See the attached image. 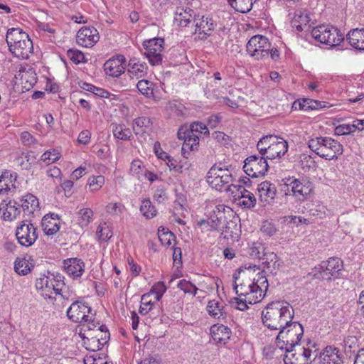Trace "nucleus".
<instances>
[{
  "label": "nucleus",
  "instance_id": "f257e3e1",
  "mask_svg": "<svg viewBox=\"0 0 364 364\" xmlns=\"http://www.w3.org/2000/svg\"><path fill=\"white\" fill-rule=\"evenodd\" d=\"M235 279L234 289L237 297L232 299L236 309L245 311L248 309V304L260 302L265 296L269 288V283L263 272L259 273L253 279L242 274V277L233 276Z\"/></svg>",
  "mask_w": 364,
  "mask_h": 364
},
{
  "label": "nucleus",
  "instance_id": "f03ea898",
  "mask_svg": "<svg viewBox=\"0 0 364 364\" xmlns=\"http://www.w3.org/2000/svg\"><path fill=\"white\" fill-rule=\"evenodd\" d=\"M292 307L284 301H274L269 304L262 312L263 324L269 331H278L291 321Z\"/></svg>",
  "mask_w": 364,
  "mask_h": 364
},
{
  "label": "nucleus",
  "instance_id": "7ed1b4c3",
  "mask_svg": "<svg viewBox=\"0 0 364 364\" xmlns=\"http://www.w3.org/2000/svg\"><path fill=\"white\" fill-rule=\"evenodd\" d=\"M309 149L326 160L337 159L343 153V146L338 141L328 136H320L309 141Z\"/></svg>",
  "mask_w": 364,
  "mask_h": 364
},
{
  "label": "nucleus",
  "instance_id": "20e7f679",
  "mask_svg": "<svg viewBox=\"0 0 364 364\" xmlns=\"http://www.w3.org/2000/svg\"><path fill=\"white\" fill-rule=\"evenodd\" d=\"M276 337V343L281 350L292 351L304 335L303 326L297 322H289L279 330Z\"/></svg>",
  "mask_w": 364,
  "mask_h": 364
},
{
  "label": "nucleus",
  "instance_id": "39448f33",
  "mask_svg": "<svg viewBox=\"0 0 364 364\" xmlns=\"http://www.w3.org/2000/svg\"><path fill=\"white\" fill-rule=\"evenodd\" d=\"M232 168H226L225 166H213L208 171L207 174V182L213 188L217 191H229L228 187L233 189L232 183Z\"/></svg>",
  "mask_w": 364,
  "mask_h": 364
},
{
  "label": "nucleus",
  "instance_id": "423d86ee",
  "mask_svg": "<svg viewBox=\"0 0 364 364\" xmlns=\"http://www.w3.org/2000/svg\"><path fill=\"white\" fill-rule=\"evenodd\" d=\"M66 314L68 318L75 323H86L87 325L95 321V314L92 312L89 304L82 298L73 301Z\"/></svg>",
  "mask_w": 364,
  "mask_h": 364
},
{
  "label": "nucleus",
  "instance_id": "0eeeda50",
  "mask_svg": "<svg viewBox=\"0 0 364 364\" xmlns=\"http://www.w3.org/2000/svg\"><path fill=\"white\" fill-rule=\"evenodd\" d=\"M311 36L318 42L331 47H336L343 41L344 36L336 27L330 25H320L314 28Z\"/></svg>",
  "mask_w": 364,
  "mask_h": 364
},
{
  "label": "nucleus",
  "instance_id": "6e6552de",
  "mask_svg": "<svg viewBox=\"0 0 364 364\" xmlns=\"http://www.w3.org/2000/svg\"><path fill=\"white\" fill-rule=\"evenodd\" d=\"M284 186L287 189L283 191L286 196H293L299 200L304 201L312 193L314 185L312 182L306 178H286Z\"/></svg>",
  "mask_w": 364,
  "mask_h": 364
},
{
  "label": "nucleus",
  "instance_id": "1a4fd4ad",
  "mask_svg": "<svg viewBox=\"0 0 364 364\" xmlns=\"http://www.w3.org/2000/svg\"><path fill=\"white\" fill-rule=\"evenodd\" d=\"M271 43L261 35L252 36L247 43V52L257 60L268 58Z\"/></svg>",
  "mask_w": 364,
  "mask_h": 364
},
{
  "label": "nucleus",
  "instance_id": "9d476101",
  "mask_svg": "<svg viewBox=\"0 0 364 364\" xmlns=\"http://www.w3.org/2000/svg\"><path fill=\"white\" fill-rule=\"evenodd\" d=\"M264 156L252 155L245 160L243 170L252 178L264 176L268 171L269 165Z\"/></svg>",
  "mask_w": 364,
  "mask_h": 364
},
{
  "label": "nucleus",
  "instance_id": "9b49d317",
  "mask_svg": "<svg viewBox=\"0 0 364 364\" xmlns=\"http://www.w3.org/2000/svg\"><path fill=\"white\" fill-rule=\"evenodd\" d=\"M16 237L21 245L28 247L33 245L38 238L37 228L30 222H22L16 228Z\"/></svg>",
  "mask_w": 364,
  "mask_h": 364
},
{
  "label": "nucleus",
  "instance_id": "f8f14e48",
  "mask_svg": "<svg viewBox=\"0 0 364 364\" xmlns=\"http://www.w3.org/2000/svg\"><path fill=\"white\" fill-rule=\"evenodd\" d=\"M164 39L152 38L144 42L146 50L145 55L152 65H158L162 63V51L164 50Z\"/></svg>",
  "mask_w": 364,
  "mask_h": 364
},
{
  "label": "nucleus",
  "instance_id": "ddd939ff",
  "mask_svg": "<svg viewBox=\"0 0 364 364\" xmlns=\"http://www.w3.org/2000/svg\"><path fill=\"white\" fill-rule=\"evenodd\" d=\"M343 267V264L341 259L331 257L327 261L321 262L315 269L322 274L323 278L331 279V277L338 278Z\"/></svg>",
  "mask_w": 364,
  "mask_h": 364
},
{
  "label": "nucleus",
  "instance_id": "4468645a",
  "mask_svg": "<svg viewBox=\"0 0 364 364\" xmlns=\"http://www.w3.org/2000/svg\"><path fill=\"white\" fill-rule=\"evenodd\" d=\"M228 188L239 205L245 208L255 207L257 201L255 196L252 193L246 190L242 185L237 184L233 186V189L231 187Z\"/></svg>",
  "mask_w": 364,
  "mask_h": 364
},
{
  "label": "nucleus",
  "instance_id": "2eb2a0df",
  "mask_svg": "<svg viewBox=\"0 0 364 364\" xmlns=\"http://www.w3.org/2000/svg\"><path fill=\"white\" fill-rule=\"evenodd\" d=\"M99 39V33L97 30L92 26L82 27L76 35L77 43L85 48L94 46Z\"/></svg>",
  "mask_w": 364,
  "mask_h": 364
},
{
  "label": "nucleus",
  "instance_id": "dca6fc26",
  "mask_svg": "<svg viewBox=\"0 0 364 364\" xmlns=\"http://www.w3.org/2000/svg\"><path fill=\"white\" fill-rule=\"evenodd\" d=\"M178 138L183 141V144L181 148V152L185 158H188L187 154L190 151H193L198 149L199 144V136L191 134L188 132V127H181L177 132Z\"/></svg>",
  "mask_w": 364,
  "mask_h": 364
},
{
  "label": "nucleus",
  "instance_id": "f3484780",
  "mask_svg": "<svg viewBox=\"0 0 364 364\" xmlns=\"http://www.w3.org/2000/svg\"><path fill=\"white\" fill-rule=\"evenodd\" d=\"M213 23L211 19L204 16L195 15L193 19L191 31L193 33H198L200 39H205L210 35V32L213 30Z\"/></svg>",
  "mask_w": 364,
  "mask_h": 364
},
{
  "label": "nucleus",
  "instance_id": "a211bd4d",
  "mask_svg": "<svg viewBox=\"0 0 364 364\" xmlns=\"http://www.w3.org/2000/svg\"><path fill=\"white\" fill-rule=\"evenodd\" d=\"M79 335L82 339L86 349L97 351L102 348V346H100L99 336L93 331V326L91 324H87L84 328H82Z\"/></svg>",
  "mask_w": 364,
  "mask_h": 364
},
{
  "label": "nucleus",
  "instance_id": "6ab92c4d",
  "mask_svg": "<svg viewBox=\"0 0 364 364\" xmlns=\"http://www.w3.org/2000/svg\"><path fill=\"white\" fill-rule=\"evenodd\" d=\"M196 12L188 6L177 7L175 11L174 23L181 27H191Z\"/></svg>",
  "mask_w": 364,
  "mask_h": 364
},
{
  "label": "nucleus",
  "instance_id": "aec40b11",
  "mask_svg": "<svg viewBox=\"0 0 364 364\" xmlns=\"http://www.w3.org/2000/svg\"><path fill=\"white\" fill-rule=\"evenodd\" d=\"M271 144L267 151L266 158L267 159H280L288 151V143L283 138L277 136V140L272 141Z\"/></svg>",
  "mask_w": 364,
  "mask_h": 364
},
{
  "label": "nucleus",
  "instance_id": "412c9836",
  "mask_svg": "<svg viewBox=\"0 0 364 364\" xmlns=\"http://www.w3.org/2000/svg\"><path fill=\"white\" fill-rule=\"evenodd\" d=\"M125 58L123 55H119L116 58H112L104 64V69L107 75L119 77L124 72V63Z\"/></svg>",
  "mask_w": 364,
  "mask_h": 364
},
{
  "label": "nucleus",
  "instance_id": "4be33fe9",
  "mask_svg": "<svg viewBox=\"0 0 364 364\" xmlns=\"http://www.w3.org/2000/svg\"><path fill=\"white\" fill-rule=\"evenodd\" d=\"M66 273L73 279L80 277L85 272V263L79 258H69L64 261Z\"/></svg>",
  "mask_w": 364,
  "mask_h": 364
},
{
  "label": "nucleus",
  "instance_id": "5701e85b",
  "mask_svg": "<svg viewBox=\"0 0 364 364\" xmlns=\"http://www.w3.org/2000/svg\"><path fill=\"white\" fill-rule=\"evenodd\" d=\"M9 48L12 54L20 59H28L33 49V43L29 36L25 40Z\"/></svg>",
  "mask_w": 364,
  "mask_h": 364
},
{
  "label": "nucleus",
  "instance_id": "b1692460",
  "mask_svg": "<svg viewBox=\"0 0 364 364\" xmlns=\"http://www.w3.org/2000/svg\"><path fill=\"white\" fill-rule=\"evenodd\" d=\"M36 287L41 291V294L45 299H53L52 294L55 293L53 282L49 276L43 275L38 278L36 282Z\"/></svg>",
  "mask_w": 364,
  "mask_h": 364
},
{
  "label": "nucleus",
  "instance_id": "393cba45",
  "mask_svg": "<svg viewBox=\"0 0 364 364\" xmlns=\"http://www.w3.org/2000/svg\"><path fill=\"white\" fill-rule=\"evenodd\" d=\"M257 191L262 201L270 203L274 199L277 194V188L274 183L265 181L258 185Z\"/></svg>",
  "mask_w": 364,
  "mask_h": 364
},
{
  "label": "nucleus",
  "instance_id": "a878e982",
  "mask_svg": "<svg viewBox=\"0 0 364 364\" xmlns=\"http://www.w3.org/2000/svg\"><path fill=\"white\" fill-rule=\"evenodd\" d=\"M339 353L337 348L327 346L320 355L319 362L322 364H341L342 358Z\"/></svg>",
  "mask_w": 364,
  "mask_h": 364
},
{
  "label": "nucleus",
  "instance_id": "bb28decb",
  "mask_svg": "<svg viewBox=\"0 0 364 364\" xmlns=\"http://www.w3.org/2000/svg\"><path fill=\"white\" fill-rule=\"evenodd\" d=\"M58 215L54 213L45 215L41 221L43 230L46 235H53L55 234L60 228Z\"/></svg>",
  "mask_w": 364,
  "mask_h": 364
},
{
  "label": "nucleus",
  "instance_id": "cd10ccee",
  "mask_svg": "<svg viewBox=\"0 0 364 364\" xmlns=\"http://www.w3.org/2000/svg\"><path fill=\"white\" fill-rule=\"evenodd\" d=\"M127 71L132 78L139 79L147 74V66L145 63H141L137 59L132 58L129 61Z\"/></svg>",
  "mask_w": 364,
  "mask_h": 364
},
{
  "label": "nucleus",
  "instance_id": "c85d7f7f",
  "mask_svg": "<svg viewBox=\"0 0 364 364\" xmlns=\"http://www.w3.org/2000/svg\"><path fill=\"white\" fill-rule=\"evenodd\" d=\"M310 21V17L308 11L306 9H297L294 13V16L291 18V24L293 28H295L298 31H301L308 26Z\"/></svg>",
  "mask_w": 364,
  "mask_h": 364
},
{
  "label": "nucleus",
  "instance_id": "c756f323",
  "mask_svg": "<svg viewBox=\"0 0 364 364\" xmlns=\"http://www.w3.org/2000/svg\"><path fill=\"white\" fill-rule=\"evenodd\" d=\"M346 39L354 48L364 50V28L350 30L346 35Z\"/></svg>",
  "mask_w": 364,
  "mask_h": 364
},
{
  "label": "nucleus",
  "instance_id": "7c9ffc66",
  "mask_svg": "<svg viewBox=\"0 0 364 364\" xmlns=\"http://www.w3.org/2000/svg\"><path fill=\"white\" fill-rule=\"evenodd\" d=\"M210 333L212 338L215 343L225 344L230 337L231 330L224 325H213L210 328Z\"/></svg>",
  "mask_w": 364,
  "mask_h": 364
},
{
  "label": "nucleus",
  "instance_id": "2f4dec72",
  "mask_svg": "<svg viewBox=\"0 0 364 364\" xmlns=\"http://www.w3.org/2000/svg\"><path fill=\"white\" fill-rule=\"evenodd\" d=\"M325 103V102L306 98L295 101L293 104V108L304 111L315 110L326 107Z\"/></svg>",
  "mask_w": 364,
  "mask_h": 364
},
{
  "label": "nucleus",
  "instance_id": "473e14b6",
  "mask_svg": "<svg viewBox=\"0 0 364 364\" xmlns=\"http://www.w3.org/2000/svg\"><path fill=\"white\" fill-rule=\"evenodd\" d=\"M216 208L217 211L213 210V214L207 221L202 220L200 223V226H203V228L210 227V229H207V230H218L223 224L225 214L218 208Z\"/></svg>",
  "mask_w": 364,
  "mask_h": 364
},
{
  "label": "nucleus",
  "instance_id": "72a5a7b5",
  "mask_svg": "<svg viewBox=\"0 0 364 364\" xmlns=\"http://www.w3.org/2000/svg\"><path fill=\"white\" fill-rule=\"evenodd\" d=\"M0 213H2L4 220L11 221L19 215L21 209L16 206V203L11 201L9 203H1L0 204Z\"/></svg>",
  "mask_w": 364,
  "mask_h": 364
},
{
  "label": "nucleus",
  "instance_id": "f704fd0d",
  "mask_svg": "<svg viewBox=\"0 0 364 364\" xmlns=\"http://www.w3.org/2000/svg\"><path fill=\"white\" fill-rule=\"evenodd\" d=\"M15 181L16 178L13 180V175L8 171L0 174V194L14 192L16 189Z\"/></svg>",
  "mask_w": 364,
  "mask_h": 364
},
{
  "label": "nucleus",
  "instance_id": "c9c22d12",
  "mask_svg": "<svg viewBox=\"0 0 364 364\" xmlns=\"http://www.w3.org/2000/svg\"><path fill=\"white\" fill-rule=\"evenodd\" d=\"M28 37V35L23 31L20 28H9L6 33V43L8 46H14L18 42L25 40Z\"/></svg>",
  "mask_w": 364,
  "mask_h": 364
},
{
  "label": "nucleus",
  "instance_id": "e433bc0d",
  "mask_svg": "<svg viewBox=\"0 0 364 364\" xmlns=\"http://www.w3.org/2000/svg\"><path fill=\"white\" fill-rule=\"evenodd\" d=\"M21 208L28 214L33 213L39 208L38 198L31 193L23 196L21 199Z\"/></svg>",
  "mask_w": 364,
  "mask_h": 364
},
{
  "label": "nucleus",
  "instance_id": "4c0bfd02",
  "mask_svg": "<svg viewBox=\"0 0 364 364\" xmlns=\"http://www.w3.org/2000/svg\"><path fill=\"white\" fill-rule=\"evenodd\" d=\"M207 311L208 314L214 318L220 319L225 317L224 306L218 301H210L207 305Z\"/></svg>",
  "mask_w": 364,
  "mask_h": 364
},
{
  "label": "nucleus",
  "instance_id": "58836bf2",
  "mask_svg": "<svg viewBox=\"0 0 364 364\" xmlns=\"http://www.w3.org/2000/svg\"><path fill=\"white\" fill-rule=\"evenodd\" d=\"M262 259L265 267L271 272L279 269L282 264L277 255L272 252L266 253Z\"/></svg>",
  "mask_w": 364,
  "mask_h": 364
},
{
  "label": "nucleus",
  "instance_id": "ea45409f",
  "mask_svg": "<svg viewBox=\"0 0 364 364\" xmlns=\"http://www.w3.org/2000/svg\"><path fill=\"white\" fill-rule=\"evenodd\" d=\"M90 324L93 326V331L99 336L100 346L102 348L109 339V333L107 327L101 325L99 321H93Z\"/></svg>",
  "mask_w": 364,
  "mask_h": 364
},
{
  "label": "nucleus",
  "instance_id": "a19ab883",
  "mask_svg": "<svg viewBox=\"0 0 364 364\" xmlns=\"http://www.w3.org/2000/svg\"><path fill=\"white\" fill-rule=\"evenodd\" d=\"M235 11L240 13L249 12L253 6V0H228Z\"/></svg>",
  "mask_w": 364,
  "mask_h": 364
},
{
  "label": "nucleus",
  "instance_id": "79ce46f5",
  "mask_svg": "<svg viewBox=\"0 0 364 364\" xmlns=\"http://www.w3.org/2000/svg\"><path fill=\"white\" fill-rule=\"evenodd\" d=\"M151 125V119L149 117H141L135 119L133 122V130L136 134H143Z\"/></svg>",
  "mask_w": 364,
  "mask_h": 364
},
{
  "label": "nucleus",
  "instance_id": "37998d69",
  "mask_svg": "<svg viewBox=\"0 0 364 364\" xmlns=\"http://www.w3.org/2000/svg\"><path fill=\"white\" fill-rule=\"evenodd\" d=\"M140 212L146 219L153 218L157 213V210L149 198L142 200L140 206Z\"/></svg>",
  "mask_w": 364,
  "mask_h": 364
},
{
  "label": "nucleus",
  "instance_id": "c03bdc74",
  "mask_svg": "<svg viewBox=\"0 0 364 364\" xmlns=\"http://www.w3.org/2000/svg\"><path fill=\"white\" fill-rule=\"evenodd\" d=\"M33 265L28 259H17L15 262V271L21 275H26L28 274L31 269L33 268Z\"/></svg>",
  "mask_w": 364,
  "mask_h": 364
},
{
  "label": "nucleus",
  "instance_id": "a18cd8bd",
  "mask_svg": "<svg viewBox=\"0 0 364 364\" xmlns=\"http://www.w3.org/2000/svg\"><path fill=\"white\" fill-rule=\"evenodd\" d=\"M158 237L164 246H169L175 240V235L168 229L164 227L159 228Z\"/></svg>",
  "mask_w": 364,
  "mask_h": 364
},
{
  "label": "nucleus",
  "instance_id": "49530a36",
  "mask_svg": "<svg viewBox=\"0 0 364 364\" xmlns=\"http://www.w3.org/2000/svg\"><path fill=\"white\" fill-rule=\"evenodd\" d=\"M265 248L261 242H254L249 247V255L253 259H262L265 255Z\"/></svg>",
  "mask_w": 364,
  "mask_h": 364
},
{
  "label": "nucleus",
  "instance_id": "de8ad7c7",
  "mask_svg": "<svg viewBox=\"0 0 364 364\" xmlns=\"http://www.w3.org/2000/svg\"><path fill=\"white\" fill-rule=\"evenodd\" d=\"M277 140V136L275 135H268L263 136L260 140L258 141L257 144V149L259 152V154L262 156H266L269 146H271L272 141Z\"/></svg>",
  "mask_w": 364,
  "mask_h": 364
},
{
  "label": "nucleus",
  "instance_id": "09e8293b",
  "mask_svg": "<svg viewBox=\"0 0 364 364\" xmlns=\"http://www.w3.org/2000/svg\"><path fill=\"white\" fill-rule=\"evenodd\" d=\"M277 140V136L275 135H268L263 136L260 140L258 141L257 144V149L259 152V154L262 156H266L269 146H271L272 141Z\"/></svg>",
  "mask_w": 364,
  "mask_h": 364
},
{
  "label": "nucleus",
  "instance_id": "8fccbe9b",
  "mask_svg": "<svg viewBox=\"0 0 364 364\" xmlns=\"http://www.w3.org/2000/svg\"><path fill=\"white\" fill-rule=\"evenodd\" d=\"M188 132L191 134L198 135L199 138L202 135L208 136L209 134V130L206 125L200 122L192 123L189 127H188Z\"/></svg>",
  "mask_w": 364,
  "mask_h": 364
},
{
  "label": "nucleus",
  "instance_id": "3c124183",
  "mask_svg": "<svg viewBox=\"0 0 364 364\" xmlns=\"http://www.w3.org/2000/svg\"><path fill=\"white\" fill-rule=\"evenodd\" d=\"M112 127L114 137L121 140H128L132 136V132L129 128H124L120 124H112Z\"/></svg>",
  "mask_w": 364,
  "mask_h": 364
},
{
  "label": "nucleus",
  "instance_id": "603ef678",
  "mask_svg": "<svg viewBox=\"0 0 364 364\" xmlns=\"http://www.w3.org/2000/svg\"><path fill=\"white\" fill-rule=\"evenodd\" d=\"M93 211L90 208L80 209L78 212V223L81 227L87 226L92 221Z\"/></svg>",
  "mask_w": 364,
  "mask_h": 364
},
{
  "label": "nucleus",
  "instance_id": "864d4df0",
  "mask_svg": "<svg viewBox=\"0 0 364 364\" xmlns=\"http://www.w3.org/2000/svg\"><path fill=\"white\" fill-rule=\"evenodd\" d=\"M96 235L99 240L107 242L112 237V232L107 223H105L98 225Z\"/></svg>",
  "mask_w": 364,
  "mask_h": 364
},
{
  "label": "nucleus",
  "instance_id": "5fc2aeb1",
  "mask_svg": "<svg viewBox=\"0 0 364 364\" xmlns=\"http://www.w3.org/2000/svg\"><path fill=\"white\" fill-rule=\"evenodd\" d=\"M177 287L183 291L185 294H189L196 296L198 289L196 285L186 279H181L177 284Z\"/></svg>",
  "mask_w": 364,
  "mask_h": 364
},
{
  "label": "nucleus",
  "instance_id": "6e6d98bb",
  "mask_svg": "<svg viewBox=\"0 0 364 364\" xmlns=\"http://www.w3.org/2000/svg\"><path fill=\"white\" fill-rule=\"evenodd\" d=\"M146 170L143 162L139 159H135L131 163L129 173L133 176L139 178Z\"/></svg>",
  "mask_w": 364,
  "mask_h": 364
},
{
  "label": "nucleus",
  "instance_id": "4d7b16f0",
  "mask_svg": "<svg viewBox=\"0 0 364 364\" xmlns=\"http://www.w3.org/2000/svg\"><path fill=\"white\" fill-rule=\"evenodd\" d=\"M223 232L225 234V237H230L232 240H236L239 237V228L237 224L231 220L227 223Z\"/></svg>",
  "mask_w": 364,
  "mask_h": 364
},
{
  "label": "nucleus",
  "instance_id": "13d9d810",
  "mask_svg": "<svg viewBox=\"0 0 364 364\" xmlns=\"http://www.w3.org/2000/svg\"><path fill=\"white\" fill-rule=\"evenodd\" d=\"M139 91L144 95L149 97L153 95V83L146 80H139L136 84Z\"/></svg>",
  "mask_w": 364,
  "mask_h": 364
},
{
  "label": "nucleus",
  "instance_id": "bf43d9fd",
  "mask_svg": "<svg viewBox=\"0 0 364 364\" xmlns=\"http://www.w3.org/2000/svg\"><path fill=\"white\" fill-rule=\"evenodd\" d=\"M355 132L354 122L350 124H342L336 127L334 133L336 135L342 136L351 134Z\"/></svg>",
  "mask_w": 364,
  "mask_h": 364
},
{
  "label": "nucleus",
  "instance_id": "052dcab7",
  "mask_svg": "<svg viewBox=\"0 0 364 364\" xmlns=\"http://www.w3.org/2000/svg\"><path fill=\"white\" fill-rule=\"evenodd\" d=\"M88 183L91 191L100 190L105 183V177L103 176H92L89 178Z\"/></svg>",
  "mask_w": 364,
  "mask_h": 364
},
{
  "label": "nucleus",
  "instance_id": "680f3d73",
  "mask_svg": "<svg viewBox=\"0 0 364 364\" xmlns=\"http://www.w3.org/2000/svg\"><path fill=\"white\" fill-rule=\"evenodd\" d=\"M150 293L144 294L141 298V305L139 307V313L142 314H148L153 307V303L150 298Z\"/></svg>",
  "mask_w": 364,
  "mask_h": 364
},
{
  "label": "nucleus",
  "instance_id": "e2e57ef3",
  "mask_svg": "<svg viewBox=\"0 0 364 364\" xmlns=\"http://www.w3.org/2000/svg\"><path fill=\"white\" fill-rule=\"evenodd\" d=\"M166 291V287L165 284L163 282H158L152 286L149 293H150V295L155 294L156 300L159 301Z\"/></svg>",
  "mask_w": 364,
  "mask_h": 364
},
{
  "label": "nucleus",
  "instance_id": "0e129e2a",
  "mask_svg": "<svg viewBox=\"0 0 364 364\" xmlns=\"http://www.w3.org/2000/svg\"><path fill=\"white\" fill-rule=\"evenodd\" d=\"M21 80L22 81V84H24L23 87L26 90H29L31 87H33L37 82L36 75L33 72H26L23 73Z\"/></svg>",
  "mask_w": 364,
  "mask_h": 364
},
{
  "label": "nucleus",
  "instance_id": "69168bd1",
  "mask_svg": "<svg viewBox=\"0 0 364 364\" xmlns=\"http://www.w3.org/2000/svg\"><path fill=\"white\" fill-rule=\"evenodd\" d=\"M67 55L75 64L85 62V55L83 53L78 50L69 49L67 51Z\"/></svg>",
  "mask_w": 364,
  "mask_h": 364
},
{
  "label": "nucleus",
  "instance_id": "338daca9",
  "mask_svg": "<svg viewBox=\"0 0 364 364\" xmlns=\"http://www.w3.org/2000/svg\"><path fill=\"white\" fill-rule=\"evenodd\" d=\"M260 230L263 234L270 237L277 232V228L272 221L265 220L262 223Z\"/></svg>",
  "mask_w": 364,
  "mask_h": 364
},
{
  "label": "nucleus",
  "instance_id": "774afa93",
  "mask_svg": "<svg viewBox=\"0 0 364 364\" xmlns=\"http://www.w3.org/2000/svg\"><path fill=\"white\" fill-rule=\"evenodd\" d=\"M60 158V154L56 150L47 151L41 156V160L48 164L55 162Z\"/></svg>",
  "mask_w": 364,
  "mask_h": 364
}]
</instances>
